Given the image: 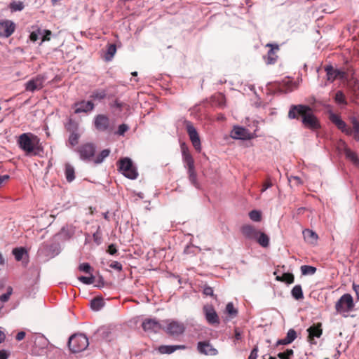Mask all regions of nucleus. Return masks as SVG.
Segmentation results:
<instances>
[{"label": "nucleus", "mask_w": 359, "mask_h": 359, "mask_svg": "<svg viewBox=\"0 0 359 359\" xmlns=\"http://www.w3.org/2000/svg\"><path fill=\"white\" fill-rule=\"evenodd\" d=\"M302 118V122L304 127L316 130L320 127L317 117L314 115L313 109L308 105L292 104L288 111L290 119H298Z\"/></svg>", "instance_id": "f257e3e1"}, {"label": "nucleus", "mask_w": 359, "mask_h": 359, "mask_svg": "<svg viewBox=\"0 0 359 359\" xmlns=\"http://www.w3.org/2000/svg\"><path fill=\"white\" fill-rule=\"evenodd\" d=\"M329 118L341 132L347 135L353 136L355 141H359V121L355 116L350 117L352 128H348L346 123L341 118L340 116L333 112L330 113Z\"/></svg>", "instance_id": "f03ea898"}, {"label": "nucleus", "mask_w": 359, "mask_h": 359, "mask_svg": "<svg viewBox=\"0 0 359 359\" xmlns=\"http://www.w3.org/2000/svg\"><path fill=\"white\" fill-rule=\"evenodd\" d=\"M180 147L184 166L187 169L189 180L194 186L197 187V175L195 170L194 160L193 156H191L189 149L185 143H182Z\"/></svg>", "instance_id": "7ed1b4c3"}, {"label": "nucleus", "mask_w": 359, "mask_h": 359, "mask_svg": "<svg viewBox=\"0 0 359 359\" xmlns=\"http://www.w3.org/2000/svg\"><path fill=\"white\" fill-rule=\"evenodd\" d=\"M39 143V137L32 133H22L18 140L19 147L27 154H29L34 151Z\"/></svg>", "instance_id": "20e7f679"}, {"label": "nucleus", "mask_w": 359, "mask_h": 359, "mask_svg": "<svg viewBox=\"0 0 359 359\" xmlns=\"http://www.w3.org/2000/svg\"><path fill=\"white\" fill-rule=\"evenodd\" d=\"M117 164L119 172L126 177L130 180H135L137 177V169L130 158H123L118 161Z\"/></svg>", "instance_id": "39448f33"}, {"label": "nucleus", "mask_w": 359, "mask_h": 359, "mask_svg": "<svg viewBox=\"0 0 359 359\" xmlns=\"http://www.w3.org/2000/svg\"><path fill=\"white\" fill-rule=\"evenodd\" d=\"M88 344V339L83 334L72 335L68 341L69 348L74 353L84 351Z\"/></svg>", "instance_id": "423d86ee"}, {"label": "nucleus", "mask_w": 359, "mask_h": 359, "mask_svg": "<svg viewBox=\"0 0 359 359\" xmlns=\"http://www.w3.org/2000/svg\"><path fill=\"white\" fill-rule=\"evenodd\" d=\"M164 330L167 334L172 336H178L184 333L185 326L184 323L172 319L163 320Z\"/></svg>", "instance_id": "0eeeda50"}, {"label": "nucleus", "mask_w": 359, "mask_h": 359, "mask_svg": "<svg viewBox=\"0 0 359 359\" xmlns=\"http://www.w3.org/2000/svg\"><path fill=\"white\" fill-rule=\"evenodd\" d=\"M327 80L332 83L337 79L346 81L348 79V73L343 69L334 68L332 65H326L325 67Z\"/></svg>", "instance_id": "6e6552de"}, {"label": "nucleus", "mask_w": 359, "mask_h": 359, "mask_svg": "<svg viewBox=\"0 0 359 359\" xmlns=\"http://www.w3.org/2000/svg\"><path fill=\"white\" fill-rule=\"evenodd\" d=\"M354 308L352 296L350 294H343L336 302L335 309L339 313H348Z\"/></svg>", "instance_id": "1a4fd4ad"}, {"label": "nucleus", "mask_w": 359, "mask_h": 359, "mask_svg": "<svg viewBox=\"0 0 359 359\" xmlns=\"http://www.w3.org/2000/svg\"><path fill=\"white\" fill-rule=\"evenodd\" d=\"M185 126L187 132L188 133V135L189 137L190 141L192 143L193 147L198 152H201L202 149L201 142L196 129L191 123V122L189 121H185Z\"/></svg>", "instance_id": "9d476101"}, {"label": "nucleus", "mask_w": 359, "mask_h": 359, "mask_svg": "<svg viewBox=\"0 0 359 359\" xmlns=\"http://www.w3.org/2000/svg\"><path fill=\"white\" fill-rule=\"evenodd\" d=\"M81 160L90 161L93 159L95 153V146L93 143H85L80 145L77 149Z\"/></svg>", "instance_id": "9b49d317"}, {"label": "nucleus", "mask_w": 359, "mask_h": 359, "mask_svg": "<svg viewBox=\"0 0 359 359\" xmlns=\"http://www.w3.org/2000/svg\"><path fill=\"white\" fill-rule=\"evenodd\" d=\"M143 330L149 333H157L163 330V324L155 318H146L142 323Z\"/></svg>", "instance_id": "f8f14e48"}, {"label": "nucleus", "mask_w": 359, "mask_h": 359, "mask_svg": "<svg viewBox=\"0 0 359 359\" xmlns=\"http://www.w3.org/2000/svg\"><path fill=\"white\" fill-rule=\"evenodd\" d=\"M46 79V76L41 74L36 76L25 83V90L29 92L41 90L43 87Z\"/></svg>", "instance_id": "ddd939ff"}, {"label": "nucleus", "mask_w": 359, "mask_h": 359, "mask_svg": "<svg viewBox=\"0 0 359 359\" xmlns=\"http://www.w3.org/2000/svg\"><path fill=\"white\" fill-rule=\"evenodd\" d=\"M15 29V24L9 20L0 21V37L8 38L13 34Z\"/></svg>", "instance_id": "4468645a"}, {"label": "nucleus", "mask_w": 359, "mask_h": 359, "mask_svg": "<svg viewBox=\"0 0 359 359\" xmlns=\"http://www.w3.org/2000/svg\"><path fill=\"white\" fill-rule=\"evenodd\" d=\"M231 137L238 140H250L252 138V135L243 127L234 126L231 132Z\"/></svg>", "instance_id": "2eb2a0df"}, {"label": "nucleus", "mask_w": 359, "mask_h": 359, "mask_svg": "<svg viewBox=\"0 0 359 359\" xmlns=\"http://www.w3.org/2000/svg\"><path fill=\"white\" fill-rule=\"evenodd\" d=\"M339 149L343 150L346 157L350 160L354 165H359V158L354 151H351L344 141L340 140L338 146Z\"/></svg>", "instance_id": "dca6fc26"}, {"label": "nucleus", "mask_w": 359, "mask_h": 359, "mask_svg": "<svg viewBox=\"0 0 359 359\" xmlns=\"http://www.w3.org/2000/svg\"><path fill=\"white\" fill-rule=\"evenodd\" d=\"M203 311L205 319L209 324L215 325L219 323V319L215 309L211 305H205L203 306Z\"/></svg>", "instance_id": "f3484780"}, {"label": "nucleus", "mask_w": 359, "mask_h": 359, "mask_svg": "<svg viewBox=\"0 0 359 359\" xmlns=\"http://www.w3.org/2000/svg\"><path fill=\"white\" fill-rule=\"evenodd\" d=\"M197 349L200 353L207 355H216L218 353V351L208 341H199Z\"/></svg>", "instance_id": "a211bd4d"}, {"label": "nucleus", "mask_w": 359, "mask_h": 359, "mask_svg": "<svg viewBox=\"0 0 359 359\" xmlns=\"http://www.w3.org/2000/svg\"><path fill=\"white\" fill-rule=\"evenodd\" d=\"M94 125L95 128L99 131H105L109 128V119L103 114L97 115L95 117Z\"/></svg>", "instance_id": "6ab92c4d"}, {"label": "nucleus", "mask_w": 359, "mask_h": 359, "mask_svg": "<svg viewBox=\"0 0 359 359\" xmlns=\"http://www.w3.org/2000/svg\"><path fill=\"white\" fill-rule=\"evenodd\" d=\"M74 113H88L94 109V104L92 101H81L74 104Z\"/></svg>", "instance_id": "aec40b11"}, {"label": "nucleus", "mask_w": 359, "mask_h": 359, "mask_svg": "<svg viewBox=\"0 0 359 359\" xmlns=\"http://www.w3.org/2000/svg\"><path fill=\"white\" fill-rule=\"evenodd\" d=\"M241 231L246 238L250 240H255L259 234V231L255 226L250 224L243 225L241 229Z\"/></svg>", "instance_id": "412c9836"}, {"label": "nucleus", "mask_w": 359, "mask_h": 359, "mask_svg": "<svg viewBox=\"0 0 359 359\" xmlns=\"http://www.w3.org/2000/svg\"><path fill=\"white\" fill-rule=\"evenodd\" d=\"M266 46L271 48L268 51L267 56L264 57L265 62L267 65H273L277 60L276 52L279 50V46L277 44H267Z\"/></svg>", "instance_id": "4be33fe9"}, {"label": "nucleus", "mask_w": 359, "mask_h": 359, "mask_svg": "<svg viewBox=\"0 0 359 359\" xmlns=\"http://www.w3.org/2000/svg\"><path fill=\"white\" fill-rule=\"evenodd\" d=\"M184 345H161L158 347V351L161 354H171L177 350L185 349Z\"/></svg>", "instance_id": "5701e85b"}, {"label": "nucleus", "mask_w": 359, "mask_h": 359, "mask_svg": "<svg viewBox=\"0 0 359 359\" xmlns=\"http://www.w3.org/2000/svg\"><path fill=\"white\" fill-rule=\"evenodd\" d=\"M297 338V332L294 329H290L286 334V337L283 339H279L276 342V346L279 345H287L291 344Z\"/></svg>", "instance_id": "b1692460"}, {"label": "nucleus", "mask_w": 359, "mask_h": 359, "mask_svg": "<svg viewBox=\"0 0 359 359\" xmlns=\"http://www.w3.org/2000/svg\"><path fill=\"white\" fill-rule=\"evenodd\" d=\"M309 336L310 338L320 337L322 334L321 324L318 323L311 326L308 330Z\"/></svg>", "instance_id": "393cba45"}, {"label": "nucleus", "mask_w": 359, "mask_h": 359, "mask_svg": "<svg viewBox=\"0 0 359 359\" xmlns=\"http://www.w3.org/2000/svg\"><path fill=\"white\" fill-rule=\"evenodd\" d=\"M304 240L309 243H314L318 239V235L312 230L305 229L303 231Z\"/></svg>", "instance_id": "a878e982"}, {"label": "nucleus", "mask_w": 359, "mask_h": 359, "mask_svg": "<svg viewBox=\"0 0 359 359\" xmlns=\"http://www.w3.org/2000/svg\"><path fill=\"white\" fill-rule=\"evenodd\" d=\"M255 240L263 248H267L269 245V238L263 232L259 231V234Z\"/></svg>", "instance_id": "bb28decb"}, {"label": "nucleus", "mask_w": 359, "mask_h": 359, "mask_svg": "<svg viewBox=\"0 0 359 359\" xmlns=\"http://www.w3.org/2000/svg\"><path fill=\"white\" fill-rule=\"evenodd\" d=\"M65 177L69 182H72L75 179L74 168L69 163L65 165Z\"/></svg>", "instance_id": "cd10ccee"}, {"label": "nucleus", "mask_w": 359, "mask_h": 359, "mask_svg": "<svg viewBox=\"0 0 359 359\" xmlns=\"http://www.w3.org/2000/svg\"><path fill=\"white\" fill-rule=\"evenodd\" d=\"M291 294L293 298L297 300L304 298L303 291L300 285H296L291 291Z\"/></svg>", "instance_id": "c85d7f7f"}, {"label": "nucleus", "mask_w": 359, "mask_h": 359, "mask_svg": "<svg viewBox=\"0 0 359 359\" xmlns=\"http://www.w3.org/2000/svg\"><path fill=\"white\" fill-rule=\"evenodd\" d=\"M104 306V302L102 298L96 297L91 300L90 307L93 311H99Z\"/></svg>", "instance_id": "c756f323"}, {"label": "nucleus", "mask_w": 359, "mask_h": 359, "mask_svg": "<svg viewBox=\"0 0 359 359\" xmlns=\"http://www.w3.org/2000/svg\"><path fill=\"white\" fill-rule=\"evenodd\" d=\"M110 150L108 149L102 150L95 158L93 161L95 164H100L104 161V160L109 156Z\"/></svg>", "instance_id": "7c9ffc66"}, {"label": "nucleus", "mask_w": 359, "mask_h": 359, "mask_svg": "<svg viewBox=\"0 0 359 359\" xmlns=\"http://www.w3.org/2000/svg\"><path fill=\"white\" fill-rule=\"evenodd\" d=\"M225 313L228 314L230 318H233L238 315V310L234 307L232 302H229L226 306Z\"/></svg>", "instance_id": "2f4dec72"}, {"label": "nucleus", "mask_w": 359, "mask_h": 359, "mask_svg": "<svg viewBox=\"0 0 359 359\" xmlns=\"http://www.w3.org/2000/svg\"><path fill=\"white\" fill-rule=\"evenodd\" d=\"M334 101L337 104L340 105H346L347 101L344 93L341 90H338L334 96Z\"/></svg>", "instance_id": "473e14b6"}, {"label": "nucleus", "mask_w": 359, "mask_h": 359, "mask_svg": "<svg viewBox=\"0 0 359 359\" xmlns=\"http://www.w3.org/2000/svg\"><path fill=\"white\" fill-rule=\"evenodd\" d=\"M12 253L17 261H20L22 260L23 256L27 253V252L24 248L21 247L14 248L12 251Z\"/></svg>", "instance_id": "72a5a7b5"}, {"label": "nucleus", "mask_w": 359, "mask_h": 359, "mask_svg": "<svg viewBox=\"0 0 359 359\" xmlns=\"http://www.w3.org/2000/svg\"><path fill=\"white\" fill-rule=\"evenodd\" d=\"M107 95V93L104 90H97L92 93L90 97L94 100H102Z\"/></svg>", "instance_id": "f704fd0d"}, {"label": "nucleus", "mask_w": 359, "mask_h": 359, "mask_svg": "<svg viewBox=\"0 0 359 359\" xmlns=\"http://www.w3.org/2000/svg\"><path fill=\"white\" fill-rule=\"evenodd\" d=\"M116 52V47L115 44H110L107 47V54L105 59L107 61L111 60Z\"/></svg>", "instance_id": "c9c22d12"}, {"label": "nucleus", "mask_w": 359, "mask_h": 359, "mask_svg": "<svg viewBox=\"0 0 359 359\" xmlns=\"http://www.w3.org/2000/svg\"><path fill=\"white\" fill-rule=\"evenodd\" d=\"M79 137L80 135L78 133L72 132L69 137V144L72 147L76 145L79 142Z\"/></svg>", "instance_id": "e433bc0d"}, {"label": "nucleus", "mask_w": 359, "mask_h": 359, "mask_svg": "<svg viewBox=\"0 0 359 359\" xmlns=\"http://www.w3.org/2000/svg\"><path fill=\"white\" fill-rule=\"evenodd\" d=\"M316 269L309 265H303L301 266V271L303 275H313L315 273Z\"/></svg>", "instance_id": "4c0bfd02"}, {"label": "nucleus", "mask_w": 359, "mask_h": 359, "mask_svg": "<svg viewBox=\"0 0 359 359\" xmlns=\"http://www.w3.org/2000/svg\"><path fill=\"white\" fill-rule=\"evenodd\" d=\"M9 7L13 12L20 11L24 8V4L22 1H13Z\"/></svg>", "instance_id": "58836bf2"}, {"label": "nucleus", "mask_w": 359, "mask_h": 359, "mask_svg": "<svg viewBox=\"0 0 359 359\" xmlns=\"http://www.w3.org/2000/svg\"><path fill=\"white\" fill-rule=\"evenodd\" d=\"M249 217L253 222H260L262 219V213L259 210H252L249 212Z\"/></svg>", "instance_id": "ea45409f"}, {"label": "nucleus", "mask_w": 359, "mask_h": 359, "mask_svg": "<svg viewBox=\"0 0 359 359\" xmlns=\"http://www.w3.org/2000/svg\"><path fill=\"white\" fill-rule=\"evenodd\" d=\"M278 280L291 284L294 282V276L292 273H284L281 278H277Z\"/></svg>", "instance_id": "a19ab883"}, {"label": "nucleus", "mask_w": 359, "mask_h": 359, "mask_svg": "<svg viewBox=\"0 0 359 359\" xmlns=\"http://www.w3.org/2000/svg\"><path fill=\"white\" fill-rule=\"evenodd\" d=\"M79 280L86 285L93 284L95 281V277L91 274L90 276H80L78 278Z\"/></svg>", "instance_id": "79ce46f5"}, {"label": "nucleus", "mask_w": 359, "mask_h": 359, "mask_svg": "<svg viewBox=\"0 0 359 359\" xmlns=\"http://www.w3.org/2000/svg\"><path fill=\"white\" fill-rule=\"evenodd\" d=\"M43 32H42L41 29H39L36 31L32 32L30 34L29 39L32 41L35 42L39 39L40 36H41L43 35Z\"/></svg>", "instance_id": "37998d69"}, {"label": "nucleus", "mask_w": 359, "mask_h": 359, "mask_svg": "<svg viewBox=\"0 0 359 359\" xmlns=\"http://www.w3.org/2000/svg\"><path fill=\"white\" fill-rule=\"evenodd\" d=\"M292 349H287L285 351L279 353L278 357L280 359H289L293 355Z\"/></svg>", "instance_id": "c03bdc74"}, {"label": "nucleus", "mask_w": 359, "mask_h": 359, "mask_svg": "<svg viewBox=\"0 0 359 359\" xmlns=\"http://www.w3.org/2000/svg\"><path fill=\"white\" fill-rule=\"evenodd\" d=\"M12 292H13L12 287H8L7 289V292L0 296V301L1 302H6L9 299V298L12 294Z\"/></svg>", "instance_id": "a18cd8bd"}, {"label": "nucleus", "mask_w": 359, "mask_h": 359, "mask_svg": "<svg viewBox=\"0 0 359 359\" xmlns=\"http://www.w3.org/2000/svg\"><path fill=\"white\" fill-rule=\"evenodd\" d=\"M79 269L81 271H83V272H85L87 273H90L91 266L88 263H83L79 265Z\"/></svg>", "instance_id": "49530a36"}, {"label": "nucleus", "mask_w": 359, "mask_h": 359, "mask_svg": "<svg viewBox=\"0 0 359 359\" xmlns=\"http://www.w3.org/2000/svg\"><path fill=\"white\" fill-rule=\"evenodd\" d=\"M93 237L95 243H96L97 245L101 243L102 237L99 228L97 231L93 233Z\"/></svg>", "instance_id": "de8ad7c7"}, {"label": "nucleus", "mask_w": 359, "mask_h": 359, "mask_svg": "<svg viewBox=\"0 0 359 359\" xmlns=\"http://www.w3.org/2000/svg\"><path fill=\"white\" fill-rule=\"evenodd\" d=\"M128 126L126 125V124H121L119 126H118V130H117V134H118L119 135H123L124 133L128 130Z\"/></svg>", "instance_id": "09e8293b"}, {"label": "nucleus", "mask_w": 359, "mask_h": 359, "mask_svg": "<svg viewBox=\"0 0 359 359\" xmlns=\"http://www.w3.org/2000/svg\"><path fill=\"white\" fill-rule=\"evenodd\" d=\"M109 266L111 269H116V270H117L118 271H121L122 270V268H123L122 267V264L120 262H117V261L112 262L110 264Z\"/></svg>", "instance_id": "8fccbe9b"}, {"label": "nucleus", "mask_w": 359, "mask_h": 359, "mask_svg": "<svg viewBox=\"0 0 359 359\" xmlns=\"http://www.w3.org/2000/svg\"><path fill=\"white\" fill-rule=\"evenodd\" d=\"M43 32V35L41 37V41H49L50 40V36L51 35V32L50 30H42Z\"/></svg>", "instance_id": "3c124183"}, {"label": "nucleus", "mask_w": 359, "mask_h": 359, "mask_svg": "<svg viewBox=\"0 0 359 359\" xmlns=\"http://www.w3.org/2000/svg\"><path fill=\"white\" fill-rule=\"evenodd\" d=\"M258 348L255 346L252 351L248 359H257Z\"/></svg>", "instance_id": "603ef678"}, {"label": "nucleus", "mask_w": 359, "mask_h": 359, "mask_svg": "<svg viewBox=\"0 0 359 359\" xmlns=\"http://www.w3.org/2000/svg\"><path fill=\"white\" fill-rule=\"evenodd\" d=\"M107 252L111 255H114L117 252V249L114 244H111L108 247Z\"/></svg>", "instance_id": "864d4df0"}, {"label": "nucleus", "mask_w": 359, "mask_h": 359, "mask_svg": "<svg viewBox=\"0 0 359 359\" xmlns=\"http://www.w3.org/2000/svg\"><path fill=\"white\" fill-rule=\"evenodd\" d=\"M203 293L207 296H212L213 295V289L211 287H205L203 289Z\"/></svg>", "instance_id": "5fc2aeb1"}, {"label": "nucleus", "mask_w": 359, "mask_h": 359, "mask_svg": "<svg viewBox=\"0 0 359 359\" xmlns=\"http://www.w3.org/2000/svg\"><path fill=\"white\" fill-rule=\"evenodd\" d=\"M289 181L290 182H295L297 184H302V182L301 180V179L297 177V176H291L290 178H289Z\"/></svg>", "instance_id": "6e6d98bb"}, {"label": "nucleus", "mask_w": 359, "mask_h": 359, "mask_svg": "<svg viewBox=\"0 0 359 359\" xmlns=\"http://www.w3.org/2000/svg\"><path fill=\"white\" fill-rule=\"evenodd\" d=\"M9 356V353L4 350V349H2V350H0V359H8Z\"/></svg>", "instance_id": "4d7b16f0"}, {"label": "nucleus", "mask_w": 359, "mask_h": 359, "mask_svg": "<svg viewBox=\"0 0 359 359\" xmlns=\"http://www.w3.org/2000/svg\"><path fill=\"white\" fill-rule=\"evenodd\" d=\"M235 339L237 341L241 340L242 339V334L238 328H236L235 330Z\"/></svg>", "instance_id": "13d9d810"}, {"label": "nucleus", "mask_w": 359, "mask_h": 359, "mask_svg": "<svg viewBox=\"0 0 359 359\" xmlns=\"http://www.w3.org/2000/svg\"><path fill=\"white\" fill-rule=\"evenodd\" d=\"M25 334H25V332H23V331L19 332L17 334L16 337H15L16 340H18V341H21V340H22V339L25 338Z\"/></svg>", "instance_id": "bf43d9fd"}, {"label": "nucleus", "mask_w": 359, "mask_h": 359, "mask_svg": "<svg viewBox=\"0 0 359 359\" xmlns=\"http://www.w3.org/2000/svg\"><path fill=\"white\" fill-rule=\"evenodd\" d=\"M272 187V183L270 181H267L263 184V187L262 189V192H264L267 189Z\"/></svg>", "instance_id": "052dcab7"}, {"label": "nucleus", "mask_w": 359, "mask_h": 359, "mask_svg": "<svg viewBox=\"0 0 359 359\" xmlns=\"http://www.w3.org/2000/svg\"><path fill=\"white\" fill-rule=\"evenodd\" d=\"M9 179V176L8 175H0V187L1 184L6 180Z\"/></svg>", "instance_id": "680f3d73"}, {"label": "nucleus", "mask_w": 359, "mask_h": 359, "mask_svg": "<svg viewBox=\"0 0 359 359\" xmlns=\"http://www.w3.org/2000/svg\"><path fill=\"white\" fill-rule=\"evenodd\" d=\"M353 288L356 293L358 299H359V285L353 284Z\"/></svg>", "instance_id": "e2e57ef3"}, {"label": "nucleus", "mask_w": 359, "mask_h": 359, "mask_svg": "<svg viewBox=\"0 0 359 359\" xmlns=\"http://www.w3.org/2000/svg\"><path fill=\"white\" fill-rule=\"evenodd\" d=\"M6 335L4 332L0 330V344L5 340Z\"/></svg>", "instance_id": "0e129e2a"}, {"label": "nucleus", "mask_w": 359, "mask_h": 359, "mask_svg": "<svg viewBox=\"0 0 359 359\" xmlns=\"http://www.w3.org/2000/svg\"><path fill=\"white\" fill-rule=\"evenodd\" d=\"M5 259L2 255V253L0 252V265H4L5 264Z\"/></svg>", "instance_id": "69168bd1"}, {"label": "nucleus", "mask_w": 359, "mask_h": 359, "mask_svg": "<svg viewBox=\"0 0 359 359\" xmlns=\"http://www.w3.org/2000/svg\"><path fill=\"white\" fill-rule=\"evenodd\" d=\"M219 120H224V116L222 114H219L217 118Z\"/></svg>", "instance_id": "338daca9"}, {"label": "nucleus", "mask_w": 359, "mask_h": 359, "mask_svg": "<svg viewBox=\"0 0 359 359\" xmlns=\"http://www.w3.org/2000/svg\"><path fill=\"white\" fill-rule=\"evenodd\" d=\"M104 217L105 219H108V213H107V212H106V213H104Z\"/></svg>", "instance_id": "774afa93"}]
</instances>
